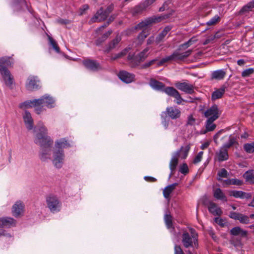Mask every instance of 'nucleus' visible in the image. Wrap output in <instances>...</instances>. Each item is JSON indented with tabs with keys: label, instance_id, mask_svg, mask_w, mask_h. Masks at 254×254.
Wrapping results in <instances>:
<instances>
[{
	"label": "nucleus",
	"instance_id": "1",
	"mask_svg": "<svg viewBox=\"0 0 254 254\" xmlns=\"http://www.w3.org/2000/svg\"><path fill=\"white\" fill-rule=\"evenodd\" d=\"M39 132L36 134L35 142L39 145L41 149L50 148L53 143L50 136L47 135L48 130L42 123H39Z\"/></svg>",
	"mask_w": 254,
	"mask_h": 254
},
{
	"label": "nucleus",
	"instance_id": "2",
	"mask_svg": "<svg viewBox=\"0 0 254 254\" xmlns=\"http://www.w3.org/2000/svg\"><path fill=\"white\" fill-rule=\"evenodd\" d=\"M190 233L187 231H184L182 236V242L186 248L198 246V235L193 228L189 229Z\"/></svg>",
	"mask_w": 254,
	"mask_h": 254
},
{
	"label": "nucleus",
	"instance_id": "3",
	"mask_svg": "<svg viewBox=\"0 0 254 254\" xmlns=\"http://www.w3.org/2000/svg\"><path fill=\"white\" fill-rule=\"evenodd\" d=\"M180 50L181 49L179 48V49L174 51L172 55L166 56L161 59L160 61L157 62V66H160L163 65L165 63L169 62L183 61L188 57L192 52L191 50H189L185 52L181 53Z\"/></svg>",
	"mask_w": 254,
	"mask_h": 254
},
{
	"label": "nucleus",
	"instance_id": "4",
	"mask_svg": "<svg viewBox=\"0 0 254 254\" xmlns=\"http://www.w3.org/2000/svg\"><path fill=\"white\" fill-rule=\"evenodd\" d=\"M46 202L47 207L52 213H55L61 210L62 203L57 196L53 194L47 196Z\"/></svg>",
	"mask_w": 254,
	"mask_h": 254
},
{
	"label": "nucleus",
	"instance_id": "5",
	"mask_svg": "<svg viewBox=\"0 0 254 254\" xmlns=\"http://www.w3.org/2000/svg\"><path fill=\"white\" fill-rule=\"evenodd\" d=\"M169 17V15H164L160 16H153L147 18L135 26V29H141L143 28L151 25L152 23L160 22L162 20L168 18Z\"/></svg>",
	"mask_w": 254,
	"mask_h": 254
},
{
	"label": "nucleus",
	"instance_id": "6",
	"mask_svg": "<svg viewBox=\"0 0 254 254\" xmlns=\"http://www.w3.org/2000/svg\"><path fill=\"white\" fill-rule=\"evenodd\" d=\"M203 114L207 119L216 121L220 116L221 112L219 110L218 106L214 104L205 111Z\"/></svg>",
	"mask_w": 254,
	"mask_h": 254
},
{
	"label": "nucleus",
	"instance_id": "7",
	"mask_svg": "<svg viewBox=\"0 0 254 254\" xmlns=\"http://www.w3.org/2000/svg\"><path fill=\"white\" fill-rule=\"evenodd\" d=\"M40 80L37 76L29 75L25 82L26 89L30 91H33L40 88Z\"/></svg>",
	"mask_w": 254,
	"mask_h": 254
},
{
	"label": "nucleus",
	"instance_id": "8",
	"mask_svg": "<svg viewBox=\"0 0 254 254\" xmlns=\"http://www.w3.org/2000/svg\"><path fill=\"white\" fill-rule=\"evenodd\" d=\"M53 163L54 166L57 168H62L64 164V154L62 149H58L53 152Z\"/></svg>",
	"mask_w": 254,
	"mask_h": 254
},
{
	"label": "nucleus",
	"instance_id": "9",
	"mask_svg": "<svg viewBox=\"0 0 254 254\" xmlns=\"http://www.w3.org/2000/svg\"><path fill=\"white\" fill-rule=\"evenodd\" d=\"M82 64L87 69L92 71H97L102 69L100 63L96 60L86 59L83 61Z\"/></svg>",
	"mask_w": 254,
	"mask_h": 254
},
{
	"label": "nucleus",
	"instance_id": "10",
	"mask_svg": "<svg viewBox=\"0 0 254 254\" xmlns=\"http://www.w3.org/2000/svg\"><path fill=\"white\" fill-rule=\"evenodd\" d=\"M164 92L168 95L175 98L176 102L178 105L181 104L183 101L180 93L173 87H166Z\"/></svg>",
	"mask_w": 254,
	"mask_h": 254
},
{
	"label": "nucleus",
	"instance_id": "11",
	"mask_svg": "<svg viewBox=\"0 0 254 254\" xmlns=\"http://www.w3.org/2000/svg\"><path fill=\"white\" fill-rule=\"evenodd\" d=\"M38 105H42V107L51 108L54 107L55 100L50 96L45 95L40 99H36Z\"/></svg>",
	"mask_w": 254,
	"mask_h": 254
},
{
	"label": "nucleus",
	"instance_id": "12",
	"mask_svg": "<svg viewBox=\"0 0 254 254\" xmlns=\"http://www.w3.org/2000/svg\"><path fill=\"white\" fill-rule=\"evenodd\" d=\"M24 205L23 203L19 200L17 201L12 206L11 212L15 217H20L22 216L24 211Z\"/></svg>",
	"mask_w": 254,
	"mask_h": 254
},
{
	"label": "nucleus",
	"instance_id": "13",
	"mask_svg": "<svg viewBox=\"0 0 254 254\" xmlns=\"http://www.w3.org/2000/svg\"><path fill=\"white\" fill-rule=\"evenodd\" d=\"M175 86L179 90L187 94H192L194 92V86L187 82H178L175 84Z\"/></svg>",
	"mask_w": 254,
	"mask_h": 254
},
{
	"label": "nucleus",
	"instance_id": "14",
	"mask_svg": "<svg viewBox=\"0 0 254 254\" xmlns=\"http://www.w3.org/2000/svg\"><path fill=\"white\" fill-rule=\"evenodd\" d=\"M0 72L6 86L9 88H12V85L14 82V79L10 71L8 70H4L1 68Z\"/></svg>",
	"mask_w": 254,
	"mask_h": 254
},
{
	"label": "nucleus",
	"instance_id": "15",
	"mask_svg": "<svg viewBox=\"0 0 254 254\" xmlns=\"http://www.w3.org/2000/svg\"><path fill=\"white\" fill-rule=\"evenodd\" d=\"M118 75L122 81L126 83H130L135 80V75L125 70L120 71Z\"/></svg>",
	"mask_w": 254,
	"mask_h": 254
},
{
	"label": "nucleus",
	"instance_id": "16",
	"mask_svg": "<svg viewBox=\"0 0 254 254\" xmlns=\"http://www.w3.org/2000/svg\"><path fill=\"white\" fill-rule=\"evenodd\" d=\"M165 113L169 118L173 120L179 118L181 114L180 109L176 107H167Z\"/></svg>",
	"mask_w": 254,
	"mask_h": 254
},
{
	"label": "nucleus",
	"instance_id": "17",
	"mask_svg": "<svg viewBox=\"0 0 254 254\" xmlns=\"http://www.w3.org/2000/svg\"><path fill=\"white\" fill-rule=\"evenodd\" d=\"M108 16L103 7H101L92 18L91 20L93 22H101L106 19Z\"/></svg>",
	"mask_w": 254,
	"mask_h": 254
},
{
	"label": "nucleus",
	"instance_id": "18",
	"mask_svg": "<svg viewBox=\"0 0 254 254\" xmlns=\"http://www.w3.org/2000/svg\"><path fill=\"white\" fill-rule=\"evenodd\" d=\"M182 149L183 147H181L179 150L176 151L170 161L169 164L170 169L171 171L170 175H172L176 170V167L178 164V158L180 156V152Z\"/></svg>",
	"mask_w": 254,
	"mask_h": 254
},
{
	"label": "nucleus",
	"instance_id": "19",
	"mask_svg": "<svg viewBox=\"0 0 254 254\" xmlns=\"http://www.w3.org/2000/svg\"><path fill=\"white\" fill-rule=\"evenodd\" d=\"M16 221L11 217H2L0 218V227L10 228L16 225Z\"/></svg>",
	"mask_w": 254,
	"mask_h": 254
},
{
	"label": "nucleus",
	"instance_id": "20",
	"mask_svg": "<svg viewBox=\"0 0 254 254\" xmlns=\"http://www.w3.org/2000/svg\"><path fill=\"white\" fill-rule=\"evenodd\" d=\"M22 116L26 128L28 130H31L33 128V120L31 114L28 111L25 110Z\"/></svg>",
	"mask_w": 254,
	"mask_h": 254
},
{
	"label": "nucleus",
	"instance_id": "21",
	"mask_svg": "<svg viewBox=\"0 0 254 254\" xmlns=\"http://www.w3.org/2000/svg\"><path fill=\"white\" fill-rule=\"evenodd\" d=\"M209 211L215 216H221L222 214V211L220 207H218L217 204L213 202H210L208 207Z\"/></svg>",
	"mask_w": 254,
	"mask_h": 254
},
{
	"label": "nucleus",
	"instance_id": "22",
	"mask_svg": "<svg viewBox=\"0 0 254 254\" xmlns=\"http://www.w3.org/2000/svg\"><path fill=\"white\" fill-rule=\"evenodd\" d=\"M216 156L219 162L228 160L229 158L228 150L224 148L221 147L219 150L216 153Z\"/></svg>",
	"mask_w": 254,
	"mask_h": 254
},
{
	"label": "nucleus",
	"instance_id": "23",
	"mask_svg": "<svg viewBox=\"0 0 254 254\" xmlns=\"http://www.w3.org/2000/svg\"><path fill=\"white\" fill-rule=\"evenodd\" d=\"M122 38L120 35H117L115 39L111 41L106 46L105 51L109 52L114 49L121 41Z\"/></svg>",
	"mask_w": 254,
	"mask_h": 254
},
{
	"label": "nucleus",
	"instance_id": "24",
	"mask_svg": "<svg viewBox=\"0 0 254 254\" xmlns=\"http://www.w3.org/2000/svg\"><path fill=\"white\" fill-rule=\"evenodd\" d=\"M171 27L166 26L165 27L162 31L159 33L156 37L155 39V43L158 44L161 42L163 41L165 36L167 35L168 33L171 30Z\"/></svg>",
	"mask_w": 254,
	"mask_h": 254
},
{
	"label": "nucleus",
	"instance_id": "25",
	"mask_svg": "<svg viewBox=\"0 0 254 254\" xmlns=\"http://www.w3.org/2000/svg\"><path fill=\"white\" fill-rule=\"evenodd\" d=\"M230 234L233 236H240L242 237H245L247 236L248 232L242 229L240 227H235L231 230Z\"/></svg>",
	"mask_w": 254,
	"mask_h": 254
},
{
	"label": "nucleus",
	"instance_id": "26",
	"mask_svg": "<svg viewBox=\"0 0 254 254\" xmlns=\"http://www.w3.org/2000/svg\"><path fill=\"white\" fill-rule=\"evenodd\" d=\"M150 85L154 89L157 90H161L164 92L165 88V85L154 79H151L150 81Z\"/></svg>",
	"mask_w": 254,
	"mask_h": 254
},
{
	"label": "nucleus",
	"instance_id": "27",
	"mask_svg": "<svg viewBox=\"0 0 254 254\" xmlns=\"http://www.w3.org/2000/svg\"><path fill=\"white\" fill-rule=\"evenodd\" d=\"M226 74V72L223 69H219L214 71L212 72L211 74V78L217 79V80H221L223 79Z\"/></svg>",
	"mask_w": 254,
	"mask_h": 254
},
{
	"label": "nucleus",
	"instance_id": "28",
	"mask_svg": "<svg viewBox=\"0 0 254 254\" xmlns=\"http://www.w3.org/2000/svg\"><path fill=\"white\" fill-rule=\"evenodd\" d=\"M177 185V183H174L165 187L163 191V193L164 197L166 198H169L170 194L175 190L176 187Z\"/></svg>",
	"mask_w": 254,
	"mask_h": 254
},
{
	"label": "nucleus",
	"instance_id": "29",
	"mask_svg": "<svg viewBox=\"0 0 254 254\" xmlns=\"http://www.w3.org/2000/svg\"><path fill=\"white\" fill-rule=\"evenodd\" d=\"M215 121L207 119L205 122V130L201 131V133L205 134L208 131L214 130L216 127V125L213 123Z\"/></svg>",
	"mask_w": 254,
	"mask_h": 254
},
{
	"label": "nucleus",
	"instance_id": "30",
	"mask_svg": "<svg viewBox=\"0 0 254 254\" xmlns=\"http://www.w3.org/2000/svg\"><path fill=\"white\" fill-rule=\"evenodd\" d=\"M225 92V87H222L214 91L211 96V99L214 101L221 98Z\"/></svg>",
	"mask_w": 254,
	"mask_h": 254
},
{
	"label": "nucleus",
	"instance_id": "31",
	"mask_svg": "<svg viewBox=\"0 0 254 254\" xmlns=\"http://www.w3.org/2000/svg\"><path fill=\"white\" fill-rule=\"evenodd\" d=\"M51 149L44 148L41 149V152L40 154V159L42 161H46L48 159H50Z\"/></svg>",
	"mask_w": 254,
	"mask_h": 254
},
{
	"label": "nucleus",
	"instance_id": "32",
	"mask_svg": "<svg viewBox=\"0 0 254 254\" xmlns=\"http://www.w3.org/2000/svg\"><path fill=\"white\" fill-rule=\"evenodd\" d=\"M37 105L38 103L36 102V99H34L32 100H27L23 103H21L19 105V107L22 109H25Z\"/></svg>",
	"mask_w": 254,
	"mask_h": 254
},
{
	"label": "nucleus",
	"instance_id": "33",
	"mask_svg": "<svg viewBox=\"0 0 254 254\" xmlns=\"http://www.w3.org/2000/svg\"><path fill=\"white\" fill-rule=\"evenodd\" d=\"M56 146L59 149L69 147L70 146L69 143L65 138H61L56 142Z\"/></svg>",
	"mask_w": 254,
	"mask_h": 254
},
{
	"label": "nucleus",
	"instance_id": "34",
	"mask_svg": "<svg viewBox=\"0 0 254 254\" xmlns=\"http://www.w3.org/2000/svg\"><path fill=\"white\" fill-rule=\"evenodd\" d=\"M213 194L214 197L217 199L221 200L224 201H227L226 196L220 189L218 188L215 189L214 190Z\"/></svg>",
	"mask_w": 254,
	"mask_h": 254
},
{
	"label": "nucleus",
	"instance_id": "35",
	"mask_svg": "<svg viewBox=\"0 0 254 254\" xmlns=\"http://www.w3.org/2000/svg\"><path fill=\"white\" fill-rule=\"evenodd\" d=\"M20 3V5L21 6H24L26 9H27L29 11H30V9H29L28 7L27 3H26L25 0H19L18 1H14L13 2V6L14 7V10L15 11H19L21 10L20 8L18 7V4Z\"/></svg>",
	"mask_w": 254,
	"mask_h": 254
},
{
	"label": "nucleus",
	"instance_id": "36",
	"mask_svg": "<svg viewBox=\"0 0 254 254\" xmlns=\"http://www.w3.org/2000/svg\"><path fill=\"white\" fill-rule=\"evenodd\" d=\"M145 8L142 6L141 3L139 4L138 5L134 7L131 10V12L133 16H136L138 14L141 13L144 10H145Z\"/></svg>",
	"mask_w": 254,
	"mask_h": 254
},
{
	"label": "nucleus",
	"instance_id": "37",
	"mask_svg": "<svg viewBox=\"0 0 254 254\" xmlns=\"http://www.w3.org/2000/svg\"><path fill=\"white\" fill-rule=\"evenodd\" d=\"M148 57L147 54H145L142 52L139 53L137 56V62L133 61L134 65H139L141 62L144 61Z\"/></svg>",
	"mask_w": 254,
	"mask_h": 254
},
{
	"label": "nucleus",
	"instance_id": "38",
	"mask_svg": "<svg viewBox=\"0 0 254 254\" xmlns=\"http://www.w3.org/2000/svg\"><path fill=\"white\" fill-rule=\"evenodd\" d=\"M130 50V48H126L118 54H116L113 56L111 58V59L113 60H116L118 59L123 58L127 54Z\"/></svg>",
	"mask_w": 254,
	"mask_h": 254
},
{
	"label": "nucleus",
	"instance_id": "39",
	"mask_svg": "<svg viewBox=\"0 0 254 254\" xmlns=\"http://www.w3.org/2000/svg\"><path fill=\"white\" fill-rule=\"evenodd\" d=\"M246 194L247 193L246 192L240 190H233L230 192V195L236 198H243L246 197Z\"/></svg>",
	"mask_w": 254,
	"mask_h": 254
},
{
	"label": "nucleus",
	"instance_id": "40",
	"mask_svg": "<svg viewBox=\"0 0 254 254\" xmlns=\"http://www.w3.org/2000/svg\"><path fill=\"white\" fill-rule=\"evenodd\" d=\"M148 35V31H146L145 30H143L141 33H140L137 36V40L138 41L139 44L141 45Z\"/></svg>",
	"mask_w": 254,
	"mask_h": 254
},
{
	"label": "nucleus",
	"instance_id": "41",
	"mask_svg": "<svg viewBox=\"0 0 254 254\" xmlns=\"http://www.w3.org/2000/svg\"><path fill=\"white\" fill-rule=\"evenodd\" d=\"M164 221L168 228H171L173 226L172 217L170 214H165L164 215Z\"/></svg>",
	"mask_w": 254,
	"mask_h": 254
},
{
	"label": "nucleus",
	"instance_id": "42",
	"mask_svg": "<svg viewBox=\"0 0 254 254\" xmlns=\"http://www.w3.org/2000/svg\"><path fill=\"white\" fill-rule=\"evenodd\" d=\"M244 149L247 153H252L254 152V142L245 144Z\"/></svg>",
	"mask_w": 254,
	"mask_h": 254
},
{
	"label": "nucleus",
	"instance_id": "43",
	"mask_svg": "<svg viewBox=\"0 0 254 254\" xmlns=\"http://www.w3.org/2000/svg\"><path fill=\"white\" fill-rule=\"evenodd\" d=\"M48 40L50 44L52 46L53 48L56 51V52L57 53H60V48L58 46V44L55 40L50 36H48Z\"/></svg>",
	"mask_w": 254,
	"mask_h": 254
},
{
	"label": "nucleus",
	"instance_id": "44",
	"mask_svg": "<svg viewBox=\"0 0 254 254\" xmlns=\"http://www.w3.org/2000/svg\"><path fill=\"white\" fill-rule=\"evenodd\" d=\"M236 142V139L234 137L230 136L228 142L224 144L221 147L228 149L233 146Z\"/></svg>",
	"mask_w": 254,
	"mask_h": 254
},
{
	"label": "nucleus",
	"instance_id": "45",
	"mask_svg": "<svg viewBox=\"0 0 254 254\" xmlns=\"http://www.w3.org/2000/svg\"><path fill=\"white\" fill-rule=\"evenodd\" d=\"M243 177L247 181L251 182L254 177V172L253 170L247 171Z\"/></svg>",
	"mask_w": 254,
	"mask_h": 254
},
{
	"label": "nucleus",
	"instance_id": "46",
	"mask_svg": "<svg viewBox=\"0 0 254 254\" xmlns=\"http://www.w3.org/2000/svg\"><path fill=\"white\" fill-rule=\"evenodd\" d=\"M220 20V17L218 15H215L211 19H210L208 22H207L206 24L208 26L214 25L217 24Z\"/></svg>",
	"mask_w": 254,
	"mask_h": 254
},
{
	"label": "nucleus",
	"instance_id": "47",
	"mask_svg": "<svg viewBox=\"0 0 254 254\" xmlns=\"http://www.w3.org/2000/svg\"><path fill=\"white\" fill-rule=\"evenodd\" d=\"M183 147V149L180 152V156L182 159H185L188 156V152L190 149V146L189 145H187L185 147Z\"/></svg>",
	"mask_w": 254,
	"mask_h": 254
},
{
	"label": "nucleus",
	"instance_id": "48",
	"mask_svg": "<svg viewBox=\"0 0 254 254\" xmlns=\"http://www.w3.org/2000/svg\"><path fill=\"white\" fill-rule=\"evenodd\" d=\"M112 30H109L108 32H106L101 38L97 40L96 44L97 45H100L102 42L107 39V38L112 34Z\"/></svg>",
	"mask_w": 254,
	"mask_h": 254
},
{
	"label": "nucleus",
	"instance_id": "49",
	"mask_svg": "<svg viewBox=\"0 0 254 254\" xmlns=\"http://www.w3.org/2000/svg\"><path fill=\"white\" fill-rule=\"evenodd\" d=\"M254 8V0L249 2L247 5H245L242 9L243 11H249Z\"/></svg>",
	"mask_w": 254,
	"mask_h": 254
},
{
	"label": "nucleus",
	"instance_id": "50",
	"mask_svg": "<svg viewBox=\"0 0 254 254\" xmlns=\"http://www.w3.org/2000/svg\"><path fill=\"white\" fill-rule=\"evenodd\" d=\"M240 223L242 224H248L249 223V217L248 216L245 215L243 214H240L239 220Z\"/></svg>",
	"mask_w": 254,
	"mask_h": 254
},
{
	"label": "nucleus",
	"instance_id": "51",
	"mask_svg": "<svg viewBox=\"0 0 254 254\" xmlns=\"http://www.w3.org/2000/svg\"><path fill=\"white\" fill-rule=\"evenodd\" d=\"M158 61L157 59H153L149 62H146L141 66V68H147L151 65L155 64Z\"/></svg>",
	"mask_w": 254,
	"mask_h": 254
},
{
	"label": "nucleus",
	"instance_id": "52",
	"mask_svg": "<svg viewBox=\"0 0 254 254\" xmlns=\"http://www.w3.org/2000/svg\"><path fill=\"white\" fill-rule=\"evenodd\" d=\"M179 171L184 175H186L189 173V168L186 163H184L180 167Z\"/></svg>",
	"mask_w": 254,
	"mask_h": 254
},
{
	"label": "nucleus",
	"instance_id": "53",
	"mask_svg": "<svg viewBox=\"0 0 254 254\" xmlns=\"http://www.w3.org/2000/svg\"><path fill=\"white\" fill-rule=\"evenodd\" d=\"M127 60L129 61L131 67H135L138 66L134 65L133 62V61H134V62H137L136 56H134L133 55L129 54L127 56Z\"/></svg>",
	"mask_w": 254,
	"mask_h": 254
},
{
	"label": "nucleus",
	"instance_id": "54",
	"mask_svg": "<svg viewBox=\"0 0 254 254\" xmlns=\"http://www.w3.org/2000/svg\"><path fill=\"white\" fill-rule=\"evenodd\" d=\"M254 72V69L252 68H250L244 70L242 73L243 77H248Z\"/></svg>",
	"mask_w": 254,
	"mask_h": 254
},
{
	"label": "nucleus",
	"instance_id": "55",
	"mask_svg": "<svg viewBox=\"0 0 254 254\" xmlns=\"http://www.w3.org/2000/svg\"><path fill=\"white\" fill-rule=\"evenodd\" d=\"M219 176L218 180H220V178H227V171L225 169H221L218 173Z\"/></svg>",
	"mask_w": 254,
	"mask_h": 254
},
{
	"label": "nucleus",
	"instance_id": "56",
	"mask_svg": "<svg viewBox=\"0 0 254 254\" xmlns=\"http://www.w3.org/2000/svg\"><path fill=\"white\" fill-rule=\"evenodd\" d=\"M155 1L153 0H144L141 3L142 6L146 9L148 7L152 5Z\"/></svg>",
	"mask_w": 254,
	"mask_h": 254
},
{
	"label": "nucleus",
	"instance_id": "57",
	"mask_svg": "<svg viewBox=\"0 0 254 254\" xmlns=\"http://www.w3.org/2000/svg\"><path fill=\"white\" fill-rule=\"evenodd\" d=\"M203 154V151L199 152L194 158L193 163L194 164H197L201 161L202 158V155Z\"/></svg>",
	"mask_w": 254,
	"mask_h": 254
},
{
	"label": "nucleus",
	"instance_id": "58",
	"mask_svg": "<svg viewBox=\"0 0 254 254\" xmlns=\"http://www.w3.org/2000/svg\"><path fill=\"white\" fill-rule=\"evenodd\" d=\"M195 122V120L193 117V116L192 115H190L188 117L187 125L192 126V125H194Z\"/></svg>",
	"mask_w": 254,
	"mask_h": 254
},
{
	"label": "nucleus",
	"instance_id": "59",
	"mask_svg": "<svg viewBox=\"0 0 254 254\" xmlns=\"http://www.w3.org/2000/svg\"><path fill=\"white\" fill-rule=\"evenodd\" d=\"M116 17V15H112L111 16H110L109 18V19H108V21L106 23L104 24L103 25H102V26H101L99 29H103L105 27H107L108 25H109V24L112 22L113 21L114 19Z\"/></svg>",
	"mask_w": 254,
	"mask_h": 254
},
{
	"label": "nucleus",
	"instance_id": "60",
	"mask_svg": "<svg viewBox=\"0 0 254 254\" xmlns=\"http://www.w3.org/2000/svg\"><path fill=\"white\" fill-rule=\"evenodd\" d=\"M241 213H237L235 212H231L229 214V217L236 220H238Z\"/></svg>",
	"mask_w": 254,
	"mask_h": 254
},
{
	"label": "nucleus",
	"instance_id": "61",
	"mask_svg": "<svg viewBox=\"0 0 254 254\" xmlns=\"http://www.w3.org/2000/svg\"><path fill=\"white\" fill-rule=\"evenodd\" d=\"M34 107L35 108V111L36 113L38 115L41 114V113L45 110L44 107H42V105L34 106Z\"/></svg>",
	"mask_w": 254,
	"mask_h": 254
},
{
	"label": "nucleus",
	"instance_id": "62",
	"mask_svg": "<svg viewBox=\"0 0 254 254\" xmlns=\"http://www.w3.org/2000/svg\"><path fill=\"white\" fill-rule=\"evenodd\" d=\"M175 254H185L180 246L176 245L174 248Z\"/></svg>",
	"mask_w": 254,
	"mask_h": 254
},
{
	"label": "nucleus",
	"instance_id": "63",
	"mask_svg": "<svg viewBox=\"0 0 254 254\" xmlns=\"http://www.w3.org/2000/svg\"><path fill=\"white\" fill-rule=\"evenodd\" d=\"M114 4L113 3H110L108 5L105 11L107 12V13L109 15V14L114 10Z\"/></svg>",
	"mask_w": 254,
	"mask_h": 254
},
{
	"label": "nucleus",
	"instance_id": "64",
	"mask_svg": "<svg viewBox=\"0 0 254 254\" xmlns=\"http://www.w3.org/2000/svg\"><path fill=\"white\" fill-rule=\"evenodd\" d=\"M89 9V5L88 4H84L79 8L80 14L82 15L85 13V11Z\"/></svg>",
	"mask_w": 254,
	"mask_h": 254
}]
</instances>
